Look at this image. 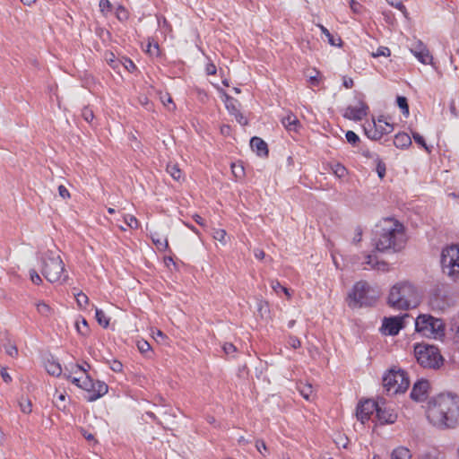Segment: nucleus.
I'll return each mask as SVG.
<instances>
[{
    "mask_svg": "<svg viewBox=\"0 0 459 459\" xmlns=\"http://www.w3.org/2000/svg\"><path fill=\"white\" fill-rule=\"evenodd\" d=\"M427 417L439 429H452L459 425V396L450 393L439 394L429 402Z\"/></svg>",
    "mask_w": 459,
    "mask_h": 459,
    "instance_id": "f257e3e1",
    "label": "nucleus"
},
{
    "mask_svg": "<svg viewBox=\"0 0 459 459\" xmlns=\"http://www.w3.org/2000/svg\"><path fill=\"white\" fill-rule=\"evenodd\" d=\"M405 241L404 227L398 221L385 218L376 225L373 242L377 251L398 252L403 248Z\"/></svg>",
    "mask_w": 459,
    "mask_h": 459,
    "instance_id": "f03ea898",
    "label": "nucleus"
},
{
    "mask_svg": "<svg viewBox=\"0 0 459 459\" xmlns=\"http://www.w3.org/2000/svg\"><path fill=\"white\" fill-rule=\"evenodd\" d=\"M420 297L415 287L409 282H400L394 285L388 296V304L395 309L407 310L416 307Z\"/></svg>",
    "mask_w": 459,
    "mask_h": 459,
    "instance_id": "7ed1b4c3",
    "label": "nucleus"
},
{
    "mask_svg": "<svg viewBox=\"0 0 459 459\" xmlns=\"http://www.w3.org/2000/svg\"><path fill=\"white\" fill-rule=\"evenodd\" d=\"M39 260L41 273L48 281L63 283L67 281L68 274L65 270L64 262L56 252L48 250L40 255Z\"/></svg>",
    "mask_w": 459,
    "mask_h": 459,
    "instance_id": "20e7f679",
    "label": "nucleus"
},
{
    "mask_svg": "<svg viewBox=\"0 0 459 459\" xmlns=\"http://www.w3.org/2000/svg\"><path fill=\"white\" fill-rule=\"evenodd\" d=\"M377 299V296L375 291L370 289L366 281H359L348 295V305L352 308L371 307Z\"/></svg>",
    "mask_w": 459,
    "mask_h": 459,
    "instance_id": "39448f33",
    "label": "nucleus"
},
{
    "mask_svg": "<svg viewBox=\"0 0 459 459\" xmlns=\"http://www.w3.org/2000/svg\"><path fill=\"white\" fill-rule=\"evenodd\" d=\"M409 386V377L403 369L391 368L383 377V387L388 395L403 394Z\"/></svg>",
    "mask_w": 459,
    "mask_h": 459,
    "instance_id": "423d86ee",
    "label": "nucleus"
},
{
    "mask_svg": "<svg viewBox=\"0 0 459 459\" xmlns=\"http://www.w3.org/2000/svg\"><path fill=\"white\" fill-rule=\"evenodd\" d=\"M418 363L425 368L437 369L444 363V358L437 347L429 344H420L414 349Z\"/></svg>",
    "mask_w": 459,
    "mask_h": 459,
    "instance_id": "0eeeda50",
    "label": "nucleus"
},
{
    "mask_svg": "<svg viewBox=\"0 0 459 459\" xmlns=\"http://www.w3.org/2000/svg\"><path fill=\"white\" fill-rule=\"evenodd\" d=\"M440 263L443 272L454 281H459V246L451 245L443 248Z\"/></svg>",
    "mask_w": 459,
    "mask_h": 459,
    "instance_id": "6e6552de",
    "label": "nucleus"
},
{
    "mask_svg": "<svg viewBox=\"0 0 459 459\" xmlns=\"http://www.w3.org/2000/svg\"><path fill=\"white\" fill-rule=\"evenodd\" d=\"M415 330L426 337L443 335L445 325L441 319L430 315H420L415 319Z\"/></svg>",
    "mask_w": 459,
    "mask_h": 459,
    "instance_id": "1a4fd4ad",
    "label": "nucleus"
},
{
    "mask_svg": "<svg viewBox=\"0 0 459 459\" xmlns=\"http://www.w3.org/2000/svg\"><path fill=\"white\" fill-rule=\"evenodd\" d=\"M394 130V126L388 123L384 117H379L377 121L368 124L364 127L366 135L374 141L379 140L383 135L391 134Z\"/></svg>",
    "mask_w": 459,
    "mask_h": 459,
    "instance_id": "9d476101",
    "label": "nucleus"
},
{
    "mask_svg": "<svg viewBox=\"0 0 459 459\" xmlns=\"http://www.w3.org/2000/svg\"><path fill=\"white\" fill-rule=\"evenodd\" d=\"M409 314L403 316H390L383 319L381 331L385 335H397L401 329L405 327V320L409 318Z\"/></svg>",
    "mask_w": 459,
    "mask_h": 459,
    "instance_id": "9b49d317",
    "label": "nucleus"
},
{
    "mask_svg": "<svg viewBox=\"0 0 459 459\" xmlns=\"http://www.w3.org/2000/svg\"><path fill=\"white\" fill-rule=\"evenodd\" d=\"M377 402L368 399L360 402L356 409V416L358 420L365 424L370 419V416L376 411Z\"/></svg>",
    "mask_w": 459,
    "mask_h": 459,
    "instance_id": "f8f14e48",
    "label": "nucleus"
},
{
    "mask_svg": "<svg viewBox=\"0 0 459 459\" xmlns=\"http://www.w3.org/2000/svg\"><path fill=\"white\" fill-rule=\"evenodd\" d=\"M410 50L420 63L428 65L432 62L433 56L421 40H416L410 48Z\"/></svg>",
    "mask_w": 459,
    "mask_h": 459,
    "instance_id": "ddd939ff",
    "label": "nucleus"
},
{
    "mask_svg": "<svg viewBox=\"0 0 459 459\" xmlns=\"http://www.w3.org/2000/svg\"><path fill=\"white\" fill-rule=\"evenodd\" d=\"M368 106L362 100H359L358 106L346 108L343 117L354 121H359L368 114Z\"/></svg>",
    "mask_w": 459,
    "mask_h": 459,
    "instance_id": "4468645a",
    "label": "nucleus"
},
{
    "mask_svg": "<svg viewBox=\"0 0 459 459\" xmlns=\"http://www.w3.org/2000/svg\"><path fill=\"white\" fill-rule=\"evenodd\" d=\"M385 402H377L376 409L377 418L381 424L394 423L397 419V414L393 409L385 407Z\"/></svg>",
    "mask_w": 459,
    "mask_h": 459,
    "instance_id": "2eb2a0df",
    "label": "nucleus"
},
{
    "mask_svg": "<svg viewBox=\"0 0 459 459\" xmlns=\"http://www.w3.org/2000/svg\"><path fill=\"white\" fill-rule=\"evenodd\" d=\"M429 382L425 379L418 380L412 386L411 398L416 402H422L428 396Z\"/></svg>",
    "mask_w": 459,
    "mask_h": 459,
    "instance_id": "dca6fc26",
    "label": "nucleus"
},
{
    "mask_svg": "<svg viewBox=\"0 0 459 459\" xmlns=\"http://www.w3.org/2000/svg\"><path fill=\"white\" fill-rule=\"evenodd\" d=\"M226 108L230 115L234 116L236 121L241 125H247L248 121L247 117L240 112L237 106V100L232 97L227 96Z\"/></svg>",
    "mask_w": 459,
    "mask_h": 459,
    "instance_id": "f3484780",
    "label": "nucleus"
},
{
    "mask_svg": "<svg viewBox=\"0 0 459 459\" xmlns=\"http://www.w3.org/2000/svg\"><path fill=\"white\" fill-rule=\"evenodd\" d=\"M94 387L91 391V394L86 396L88 402H94L108 393V385L102 381H93Z\"/></svg>",
    "mask_w": 459,
    "mask_h": 459,
    "instance_id": "a211bd4d",
    "label": "nucleus"
},
{
    "mask_svg": "<svg viewBox=\"0 0 459 459\" xmlns=\"http://www.w3.org/2000/svg\"><path fill=\"white\" fill-rule=\"evenodd\" d=\"M282 126L289 132H299V129L301 127V124L298 117L293 113H289L287 116L281 118Z\"/></svg>",
    "mask_w": 459,
    "mask_h": 459,
    "instance_id": "6ab92c4d",
    "label": "nucleus"
},
{
    "mask_svg": "<svg viewBox=\"0 0 459 459\" xmlns=\"http://www.w3.org/2000/svg\"><path fill=\"white\" fill-rule=\"evenodd\" d=\"M250 146L252 150L257 153V155L261 157H265L268 155L267 143L260 137H252L250 140Z\"/></svg>",
    "mask_w": 459,
    "mask_h": 459,
    "instance_id": "aec40b11",
    "label": "nucleus"
},
{
    "mask_svg": "<svg viewBox=\"0 0 459 459\" xmlns=\"http://www.w3.org/2000/svg\"><path fill=\"white\" fill-rule=\"evenodd\" d=\"M394 144L397 148H406L411 144V138L406 133H399L394 136Z\"/></svg>",
    "mask_w": 459,
    "mask_h": 459,
    "instance_id": "412c9836",
    "label": "nucleus"
},
{
    "mask_svg": "<svg viewBox=\"0 0 459 459\" xmlns=\"http://www.w3.org/2000/svg\"><path fill=\"white\" fill-rule=\"evenodd\" d=\"M151 238L159 251H165L169 248L168 239L161 238L158 232H151Z\"/></svg>",
    "mask_w": 459,
    "mask_h": 459,
    "instance_id": "4be33fe9",
    "label": "nucleus"
},
{
    "mask_svg": "<svg viewBox=\"0 0 459 459\" xmlns=\"http://www.w3.org/2000/svg\"><path fill=\"white\" fill-rule=\"evenodd\" d=\"M366 264L370 265V267L373 269H377V270H382V271H385L388 269V264L384 261L378 262L377 260V256L373 254L368 255L366 256Z\"/></svg>",
    "mask_w": 459,
    "mask_h": 459,
    "instance_id": "5701e85b",
    "label": "nucleus"
},
{
    "mask_svg": "<svg viewBox=\"0 0 459 459\" xmlns=\"http://www.w3.org/2000/svg\"><path fill=\"white\" fill-rule=\"evenodd\" d=\"M391 459H411V454L408 448L399 446L392 452Z\"/></svg>",
    "mask_w": 459,
    "mask_h": 459,
    "instance_id": "b1692460",
    "label": "nucleus"
},
{
    "mask_svg": "<svg viewBox=\"0 0 459 459\" xmlns=\"http://www.w3.org/2000/svg\"><path fill=\"white\" fill-rule=\"evenodd\" d=\"M45 367L48 373L52 376L59 377L62 374L61 365L56 361L48 360Z\"/></svg>",
    "mask_w": 459,
    "mask_h": 459,
    "instance_id": "393cba45",
    "label": "nucleus"
},
{
    "mask_svg": "<svg viewBox=\"0 0 459 459\" xmlns=\"http://www.w3.org/2000/svg\"><path fill=\"white\" fill-rule=\"evenodd\" d=\"M37 311L45 317H50L54 314L53 308L47 303L40 301L37 303Z\"/></svg>",
    "mask_w": 459,
    "mask_h": 459,
    "instance_id": "a878e982",
    "label": "nucleus"
},
{
    "mask_svg": "<svg viewBox=\"0 0 459 459\" xmlns=\"http://www.w3.org/2000/svg\"><path fill=\"white\" fill-rule=\"evenodd\" d=\"M320 29L323 34H325L328 39V43L332 46L337 47L341 46L342 39L340 37L335 38L333 35L330 33V31L324 27L323 25H320Z\"/></svg>",
    "mask_w": 459,
    "mask_h": 459,
    "instance_id": "bb28decb",
    "label": "nucleus"
},
{
    "mask_svg": "<svg viewBox=\"0 0 459 459\" xmlns=\"http://www.w3.org/2000/svg\"><path fill=\"white\" fill-rule=\"evenodd\" d=\"M95 317L98 323L103 327H108L109 325V319L107 317L103 310L95 307Z\"/></svg>",
    "mask_w": 459,
    "mask_h": 459,
    "instance_id": "cd10ccee",
    "label": "nucleus"
},
{
    "mask_svg": "<svg viewBox=\"0 0 459 459\" xmlns=\"http://www.w3.org/2000/svg\"><path fill=\"white\" fill-rule=\"evenodd\" d=\"M166 170L177 181L182 177V172L176 164H168Z\"/></svg>",
    "mask_w": 459,
    "mask_h": 459,
    "instance_id": "c85d7f7f",
    "label": "nucleus"
},
{
    "mask_svg": "<svg viewBox=\"0 0 459 459\" xmlns=\"http://www.w3.org/2000/svg\"><path fill=\"white\" fill-rule=\"evenodd\" d=\"M90 368L91 366L87 362H84L83 365L74 364V366H72L71 374L82 373L83 376H86L89 375L88 369Z\"/></svg>",
    "mask_w": 459,
    "mask_h": 459,
    "instance_id": "c756f323",
    "label": "nucleus"
},
{
    "mask_svg": "<svg viewBox=\"0 0 459 459\" xmlns=\"http://www.w3.org/2000/svg\"><path fill=\"white\" fill-rule=\"evenodd\" d=\"M93 387V379L89 375L83 376L80 388L85 390L88 393V395H90Z\"/></svg>",
    "mask_w": 459,
    "mask_h": 459,
    "instance_id": "7c9ffc66",
    "label": "nucleus"
},
{
    "mask_svg": "<svg viewBox=\"0 0 459 459\" xmlns=\"http://www.w3.org/2000/svg\"><path fill=\"white\" fill-rule=\"evenodd\" d=\"M398 107L402 109L403 114L405 116L409 115V105L407 99L403 96H398L396 99Z\"/></svg>",
    "mask_w": 459,
    "mask_h": 459,
    "instance_id": "2f4dec72",
    "label": "nucleus"
},
{
    "mask_svg": "<svg viewBox=\"0 0 459 459\" xmlns=\"http://www.w3.org/2000/svg\"><path fill=\"white\" fill-rule=\"evenodd\" d=\"M345 137L347 142L352 146H357L358 143L360 142L359 135L351 130L346 132Z\"/></svg>",
    "mask_w": 459,
    "mask_h": 459,
    "instance_id": "473e14b6",
    "label": "nucleus"
},
{
    "mask_svg": "<svg viewBox=\"0 0 459 459\" xmlns=\"http://www.w3.org/2000/svg\"><path fill=\"white\" fill-rule=\"evenodd\" d=\"M387 3L394 6V8L398 9L402 12V13L406 17L408 13L405 5L402 3L400 0H387Z\"/></svg>",
    "mask_w": 459,
    "mask_h": 459,
    "instance_id": "72a5a7b5",
    "label": "nucleus"
},
{
    "mask_svg": "<svg viewBox=\"0 0 459 459\" xmlns=\"http://www.w3.org/2000/svg\"><path fill=\"white\" fill-rule=\"evenodd\" d=\"M75 299L78 306L82 308L85 307V306L89 303V298L83 292H78L75 294Z\"/></svg>",
    "mask_w": 459,
    "mask_h": 459,
    "instance_id": "f704fd0d",
    "label": "nucleus"
},
{
    "mask_svg": "<svg viewBox=\"0 0 459 459\" xmlns=\"http://www.w3.org/2000/svg\"><path fill=\"white\" fill-rule=\"evenodd\" d=\"M412 138L413 140L415 141L416 143H418L419 145H420L421 147H423L427 152H430L429 148L428 147L426 142H425V139L423 138L422 135H420L419 133L417 132H413L412 133Z\"/></svg>",
    "mask_w": 459,
    "mask_h": 459,
    "instance_id": "c9c22d12",
    "label": "nucleus"
},
{
    "mask_svg": "<svg viewBox=\"0 0 459 459\" xmlns=\"http://www.w3.org/2000/svg\"><path fill=\"white\" fill-rule=\"evenodd\" d=\"M100 10L104 14L107 15L109 12L112 10V4L109 2V0H100Z\"/></svg>",
    "mask_w": 459,
    "mask_h": 459,
    "instance_id": "e433bc0d",
    "label": "nucleus"
},
{
    "mask_svg": "<svg viewBox=\"0 0 459 459\" xmlns=\"http://www.w3.org/2000/svg\"><path fill=\"white\" fill-rule=\"evenodd\" d=\"M419 459H442V457L437 451L432 450L421 454Z\"/></svg>",
    "mask_w": 459,
    "mask_h": 459,
    "instance_id": "4c0bfd02",
    "label": "nucleus"
},
{
    "mask_svg": "<svg viewBox=\"0 0 459 459\" xmlns=\"http://www.w3.org/2000/svg\"><path fill=\"white\" fill-rule=\"evenodd\" d=\"M82 117L86 122L91 123L94 118V113L89 107H84L82 109Z\"/></svg>",
    "mask_w": 459,
    "mask_h": 459,
    "instance_id": "58836bf2",
    "label": "nucleus"
},
{
    "mask_svg": "<svg viewBox=\"0 0 459 459\" xmlns=\"http://www.w3.org/2000/svg\"><path fill=\"white\" fill-rule=\"evenodd\" d=\"M139 351L143 354H146L151 351V345L145 340H140L136 343Z\"/></svg>",
    "mask_w": 459,
    "mask_h": 459,
    "instance_id": "ea45409f",
    "label": "nucleus"
},
{
    "mask_svg": "<svg viewBox=\"0 0 459 459\" xmlns=\"http://www.w3.org/2000/svg\"><path fill=\"white\" fill-rule=\"evenodd\" d=\"M125 223L131 229H137L139 227V222L134 215L125 216Z\"/></svg>",
    "mask_w": 459,
    "mask_h": 459,
    "instance_id": "a19ab883",
    "label": "nucleus"
},
{
    "mask_svg": "<svg viewBox=\"0 0 459 459\" xmlns=\"http://www.w3.org/2000/svg\"><path fill=\"white\" fill-rule=\"evenodd\" d=\"M116 16L119 21H126L128 19V12L124 6L119 5L116 11Z\"/></svg>",
    "mask_w": 459,
    "mask_h": 459,
    "instance_id": "79ce46f5",
    "label": "nucleus"
},
{
    "mask_svg": "<svg viewBox=\"0 0 459 459\" xmlns=\"http://www.w3.org/2000/svg\"><path fill=\"white\" fill-rule=\"evenodd\" d=\"M4 351L9 356L13 358L18 355V349L16 345L13 343L9 342L7 344H4Z\"/></svg>",
    "mask_w": 459,
    "mask_h": 459,
    "instance_id": "37998d69",
    "label": "nucleus"
},
{
    "mask_svg": "<svg viewBox=\"0 0 459 459\" xmlns=\"http://www.w3.org/2000/svg\"><path fill=\"white\" fill-rule=\"evenodd\" d=\"M19 405H20V408L22 410V412L24 413H30L31 412V402L30 400H23V398H22V400L20 401L19 403Z\"/></svg>",
    "mask_w": 459,
    "mask_h": 459,
    "instance_id": "c03bdc74",
    "label": "nucleus"
},
{
    "mask_svg": "<svg viewBox=\"0 0 459 459\" xmlns=\"http://www.w3.org/2000/svg\"><path fill=\"white\" fill-rule=\"evenodd\" d=\"M333 172L338 178H342L346 175L347 170L344 166L340 163H337L333 167Z\"/></svg>",
    "mask_w": 459,
    "mask_h": 459,
    "instance_id": "a18cd8bd",
    "label": "nucleus"
},
{
    "mask_svg": "<svg viewBox=\"0 0 459 459\" xmlns=\"http://www.w3.org/2000/svg\"><path fill=\"white\" fill-rule=\"evenodd\" d=\"M30 281L36 285H39L42 283V279L35 269L30 270Z\"/></svg>",
    "mask_w": 459,
    "mask_h": 459,
    "instance_id": "49530a36",
    "label": "nucleus"
},
{
    "mask_svg": "<svg viewBox=\"0 0 459 459\" xmlns=\"http://www.w3.org/2000/svg\"><path fill=\"white\" fill-rule=\"evenodd\" d=\"M226 235V231L221 229H217L213 231V238L220 242H224Z\"/></svg>",
    "mask_w": 459,
    "mask_h": 459,
    "instance_id": "de8ad7c7",
    "label": "nucleus"
},
{
    "mask_svg": "<svg viewBox=\"0 0 459 459\" xmlns=\"http://www.w3.org/2000/svg\"><path fill=\"white\" fill-rule=\"evenodd\" d=\"M391 54L390 49L386 47H379L376 53L373 54V56H389Z\"/></svg>",
    "mask_w": 459,
    "mask_h": 459,
    "instance_id": "09e8293b",
    "label": "nucleus"
},
{
    "mask_svg": "<svg viewBox=\"0 0 459 459\" xmlns=\"http://www.w3.org/2000/svg\"><path fill=\"white\" fill-rule=\"evenodd\" d=\"M82 325H83V329L81 327L79 322H77L76 329L80 334L86 335L89 332V328H88V323L84 318L82 319Z\"/></svg>",
    "mask_w": 459,
    "mask_h": 459,
    "instance_id": "8fccbe9b",
    "label": "nucleus"
},
{
    "mask_svg": "<svg viewBox=\"0 0 459 459\" xmlns=\"http://www.w3.org/2000/svg\"><path fill=\"white\" fill-rule=\"evenodd\" d=\"M64 376L67 380L71 381L74 385H75L78 387H81L83 377H73L71 374H65Z\"/></svg>",
    "mask_w": 459,
    "mask_h": 459,
    "instance_id": "3c124183",
    "label": "nucleus"
},
{
    "mask_svg": "<svg viewBox=\"0 0 459 459\" xmlns=\"http://www.w3.org/2000/svg\"><path fill=\"white\" fill-rule=\"evenodd\" d=\"M231 169L236 178H241L244 175V168L242 165L232 164Z\"/></svg>",
    "mask_w": 459,
    "mask_h": 459,
    "instance_id": "603ef678",
    "label": "nucleus"
},
{
    "mask_svg": "<svg viewBox=\"0 0 459 459\" xmlns=\"http://www.w3.org/2000/svg\"><path fill=\"white\" fill-rule=\"evenodd\" d=\"M110 368L114 371V372H121L122 369H123V365L120 361L117 360V359H113L111 362H110Z\"/></svg>",
    "mask_w": 459,
    "mask_h": 459,
    "instance_id": "864d4df0",
    "label": "nucleus"
},
{
    "mask_svg": "<svg viewBox=\"0 0 459 459\" xmlns=\"http://www.w3.org/2000/svg\"><path fill=\"white\" fill-rule=\"evenodd\" d=\"M222 348H223L224 352L228 355L234 353L237 351V348L235 347V345L230 342L224 343Z\"/></svg>",
    "mask_w": 459,
    "mask_h": 459,
    "instance_id": "5fc2aeb1",
    "label": "nucleus"
},
{
    "mask_svg": "<svg viewBox=\"0 0 459 459\" xmlns=\"http://www.w3.org/2000/svg\"><path fill=\"white\" fill-rule=\"evenodd\" d=\"M124 66L130 73H133L134 71L136 70V66L134 64V62L131 59H128V58L125 59Z\"/></svg>",
    "mask_w": 459,
    "mask_h": 459,
    "instance_id": "6e6d98bb",
    "label": "nucleus"
},
{
    "mask_svg": "<svg viewBox=\"0 0 459 459\" xmlns=\"http://www.w3.org/2000/svg\"><path fill=\"white\" fill-rule=\"evenodd\" d=\"M288 343L290 346H291L294 349L299 348L301 344L299 339L296 336H290Z\"/></svg>",
    "mask_w": 459,
    "mask_h": 459,
    "instance_id": "4d7b16f0",
    "label": "nucleus"
},
{
    "mask_svg": "<svg viewBox=\"0 0 459 459\" xmlns=\"http://www.w3.org/2000/svg\"><path fill=\"white\" fill-rule=\"evenodd\" d=\"M349 3H350V7H351V9L352 10V12L354 13H360L361 5H360L359 3H358L355 0H350Z\"/></svg>",
    "mask_w": 459,
    "mask_h": 459,
    "instance_id": "13d9d810",
    "label": "nucleus"
},
{
    "mask_svg": "<svg viewBox=\"0 0 459 459\" xmlns=\"http://www.w3.org/2000/svg\"><path fill=\"white\" fill-rule=\"evenodd\" d=\"M58 193H59V195L64 198V199H67L70 197V193L69 191L67 190V188L61 185L58 186Z\"/></svg>",
    "mask_w": 459,
    "mask_h": 459,
    "instance_id": "bf43d9fd",
    "label": "nucleus"
},
{
    "mask_svg": "<svg viewBox=\"0 0 459 459\" xmlns=\"http://www.w3.org/2000/svg\"><path fill=\"white\" fill-rule=\"evenodd\" d=\"M377 171L379 176V178H384L385 175V165L383 162H378L377 167Z\"/></svg>",
    "mask_w": 459,
    "mask_h": 459,
    "instance_id": "052dcab7",
    "label": "nucleus"
},
{
    "mask_svg": "<svg viewBox=\"0 0 459 459\" xmlns=\"http://www.w3.org/2000/svg\"><path fill=\"white\" fill-rule=\"evenodd\" d=\"M271 287L276 293H279L284 286H282L278 281H272Z\"/></svg>",
    "mask_w": 459,
    "mask_h": 459,
    "instance_id": "680f3d73",
    "label": "nucleus"
},
{
    "mask_svg": "<svg viewBox=\"0 0 459 459\" xmlns=\"http://www.w3.org/2000/svg\"><path fill=\"white\" fill-rule=\"evenodd\" d=\"M205 71H206V74H209V75H212V74H216V66L214 64L212 63H209L207 64L206 65V68H205Z\"/></svg>",
    "mask_w": 459,
    "mask_h": 459,
    "instance_id": "e2e57ef3",
    "label": "nucleus"
},
{
    "mask_svg": "<svg viewBox=\"0 0 459 459\" xmlns=\"http://www.w3.org/2000/svg\"><path fill=\"white\" fill-rule=\"evenodd\" d=\"M147 51L151 55H158V52H159V46H158V44H154L153 46L152 44H149Z\"/></svg>",
    "mask_w": 459,
    "mask_h": 459,
    "instance_id": "0e129e2a",
    "label": "nucleus"
},
{
    "mask_svg": "<svg viewBox=\"0 0 459 459\" xmlns=\"http://www.w3.org/2000/svg\"><path fill=\"white\" fill-rule=\"evenodd\" d=\"M255 447L261 454L263 453V450L265 451L267 449L266 445L263 440H257L255 443Z\"/></svg>",
    "mask_w": 459,
    "mask_h": 459,
    "instance_id": "69168bd1",
    "label": "nucleus"
},
{
    "mask_svg": "<svg viewBox=\"0 0 459 459\" xmlns=\"http://www.w3.org/2000/svg\"><path fill=\"white\" fill-rule=\"evenodd\" d=\"M160 100L165 106H168L169 104H172V99H171L170 95L168 93H165L163 96H161Z\"/></svg>",
    "mask_w": 459,
    "mask_h": 459,
    "instance_id": "338daca9",
    "label": "nucleus"
},
{
    "mask_svg": "<svg viewBox=\"0 0 459 459\" xmlns=\"http://www.w3.org/2000/svg\"><path fill=\"white\" fill-rule=\"evenodd\" d=\"M1 377L3 378V380L5 382V383H10L12 381V377L11 376L6 372V369L5 368H3L1 370Z\"/></svg>",
    "mask_w": 459,
    "mask_h": 459,
    "instance_id": "774afa93",
    "label": "nucleus"
}]
</instances>
